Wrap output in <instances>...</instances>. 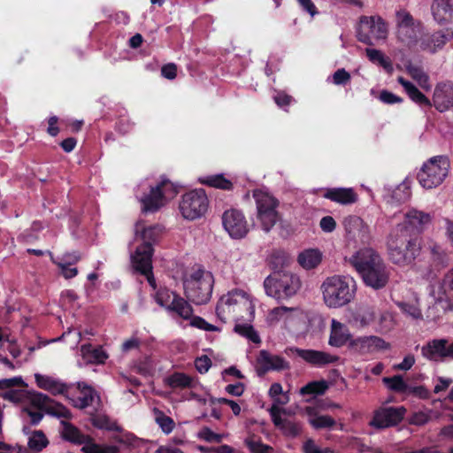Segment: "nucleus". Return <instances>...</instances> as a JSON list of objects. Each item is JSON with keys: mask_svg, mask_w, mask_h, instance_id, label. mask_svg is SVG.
<instances>
[{"mask_svg": "<svg viewBox=\"0 0 453 453\" xmlns=\"http://www.w3.org/2000/svg\"><path fill=\"white\" fill-rule=\"evenodd\" d=\"M216 314L224 323L233 316L236 334L254 343L260 342V337L251 325L255 317V305L250 296L244 290L236 288L223 295L218 301Z\"/></svg>", "mask_w": 453, "mask_h": 453, "instance_id": "1", "label": "nucleus"}, {"mask_svg": "<svg viewBox=\"0 0 453 453\" xmlns=\"http://www.w3.org/2000/svg\"><path fill=\"white\" fill-rule=\"evenodd\" d=\"M161 233L158 226H145L144 223L138 221L134 227V240L141 241L142 244L136 247L131 254V263L134 269L144 276L150 287L157 288L156 280L152 274L153 245L157 242Z\"/></svg>", "mask_w": 453, "mask_h": 453, "instance_id": "2", "label": "nucleus"}, {"mask_svg": "<svg viewBox=\"0 0 453 453\" xmlns=\"http://www.w3.org/2000/svg\"><path fill=\"white\" fill-rule=\"evenodd\" d=\"M387 250L389 260L399 266L411 265L420 255L421 241L410 234L405 225H396L387 239Z\"/></svg>", "mask_w": 453, "mask_h": 453, "instance_id": "3", "label": "nucleus"}, {"mask_svg": "<svg viewBox=\"0 0 453 453\" xmlns=\"http://www.w3.org/2000/svg\"><path fill=\"white\" fill-rule=\"evenodd\" d=\"M349 263L361 275L367 286L374 289H380L388 282L389 270L374 250L371 248L359 250L351 256Z\"/></svg>", "mask_w": 453, "mask_h": 453, "instance_id": "4", "label": "nucleus"}, {"mask_svg": "<svg viewBox=\"0 0 453 453\" xmlns=\"http://www.w3.org/2000/svg\"><path fill=\"white\" fill-rule=\"evenodd\" d=\"M179 192V187L162 177L155 185L147 181L140 183L136 196L142 203L143 212H155L165 206Z\"/></svg>", "mask_w": 453, "mask_h": 453, "instance_id": "5", "label": "nucleus"}, {"mask_svg": "<svg viewBox=\"0 0 453 453\" xmlns=\"http://www.w3.org/2000/svg\"><path fill=\"white\" fill-rule=\"evenodd\" d=\"M323 300L329 308H340L352 301L356 283L350 276L334 275L327 277L321 285Z\"/></svg>", "mask_w": 453, "mask_h": 453, "instance_id": "6", "label": "nucleus"}, {"mask_svg": "<svg viewBox=\"0 0 453 453\" xmlns=\"http://www.w3.org/2000/svg\"><path fill=\"white\" fill-rule=\"evenodd\" d=\"M214 279L203 268L193 269L183 280L184 293L188 301L196 305L208 303L211 297Z\"/></svg>", "mask_w": 453, "mask_h": 453, "instance_id": "7", "label": "nucleus"}, {"mask_svg": "<svg viewBox=\"0 0 453 453\" xmlns=\"http://www.w3.org/2000/svg\"><path fill=\"white\" fill-rule=\"evenodd\" d=\"M450 170V161L447 156L438 155L430 157L422 165L418 173V180L426 189L441 185Z\"/></svg>", "mask_w": 453, "mask_h": 453, "instance_id": "8", "label": "nucleus"}, {"mask_svg": "<svg viewBox=\"0 0 453 453\" xmlns=\"http://www.w3.org/2000/svg\"><path fill=\"white\" fill-rule=\"evenodd\" d=\"M264 288L267 296L278 300H287L294 296L301 288L299 278L288 272H277L264 280Z\"/></svg>", "mask_w": 453, "mask_h": 453, "instance_id": "9", "label": "nucleus"}, {"mask_svg": "<svg viewBox=\"0 0 453 453\" xmlns=\"http://www.w3.org/2000/svg\"><path fill=\"white\" fill-rule=\"evenodd\" d=\"M253 198L257 206V219L265 232H269L279 219L278 200L264 188L255 189Z\"/></svg>", "mask_w": 453, "mask_h": 453, "instance_id": "10", "label": "nucleus"}, {"mask_svg": "<svg viewBox=\"0 0 453 453\" xmlns=\"http://www.w3.org/2000/svg\"><path fill=\"white\" fill-rule=\"evenodd\" d=\"M395 35L398 42L411 48L418 44L422 34V26L404 9L395 12Z\"/></svg>", "mask_w": 453, "mask_h": 453, "instance_id": "11", "label": "nucleus"}, {"mask_svg": "<svg viewBox=\"0 0 453 453\" xmlns=\"http://www.w3.org/2000/svg\"><path fill=\"white\" fill-rule=\"evenodd\" d=\"M388 28L380 16H362L357 28V37L361 42L374 45L387 39Z\"/></svg>", "mask_w": 453, "mask_h": 453, "instance_id": "12", "label": "nucleus"}, {"mask_svg": "<svg viewBox=\"0 0 453 453\" xmlns=\"http://www.w3.org/2000/svg\"><path fill=\"white\" fill-rule=\"evenodd\" d=\"M209 201L203 189H195L184 194L179 203V210L182 217L188 220H195L205 214Z\"/></svg>", "mask_w": 453, "mask_h": 453, "instance_id": "13", "label": "nucleus"}, {"mask_svg": "<svg viewBox=\"0 0 453 453\" xmlns=\"http://www.w3.org/2000/svg\"><path fill=\"white\" fill-rule=\"evenodd\" d=\"M155 300L160 306L184 319L192 318L193 309L188 301L166 288H160L156 291Z\"/></svg>", "mask_w": 453, "mask_h": 453, "instance_id": "14", "label": "nucleus"}, {"mask_svg": "<svg viewBox=\"0 0 453 453\" xmlns=\"http://www.w3.org/2000/svg\"><path fill=\"white\" fill-rule=\"evenodd\" d=\"M222 225L229 236L236 240L244 238L250 231L244 214L237 209H229L224 211Z\"/></svg>", "mask_w": 453, "mask_h": 453, "instance_id": "15", "label": "nucleus"}, {"mask_svg": "<svg viewBox=\"0 0 453 453\" xmlns=\"http://www.w3.org/2000/svg\"><path fill=\"white\" fill-rule=\"evenodd\" d=\"M390 348V344L376 335L358 336L352 339L349 344L350 352L365 357Z\"/></svg>", "mask_w": 453, "mask_h": 453, "instance_id": "16", "label": "nucleus"}, {"mask_svg": "<svg viewBox=\"0 0 453 453\" xmlns=\"http://www.w3.org/2000/svg\"><path fill=\"white\" fill-rule=\"evenodd\" d=\"M405 414L406 409L403 406L380 407L374 411L369 425L379 429L395 426L403 419Z\"/></svg>", "mask_w": 453, "mask_h": 453, "instance_id": "17", "label": "nucleus"}, {"mask_svg": "<svg viewBox=\"0 0 453 453\" xmlns=\"http://www.w3.org/2000/svg\"><path fill=\"white\" fill-rule=\"evenodd\" d=\"M30 403L35 407L53 417L65 419L72 418V413L65 406L55 402L42 393L33 392L30 395Z\"/></svg>", "mask_w": 453, "mask_h": 453, "instance_id": "18", "label": "nucleus"}, {"mask_svg": "<svg viewBox=\"0 0 453 453\" xmlns=\"http://www.w3.org/2000/svg\"><path fill=\"white\" fill-rule=\"evenodd\" d=\"M287 355H296L302 358L306 363L313 366H324L329 364H333L338 361L339 357L330 353L315 350V349H304L296 347L288 348L285 350Z\"/></svg>", "mask_w": 453, "mask_h": 453, "instance_id": "19", "label": "nucleus"}, {"mask_svg": "<svg viewBox=\"0 0 453 453\" xmlns=\"http://www.w3.org/2000/svg\"><path fill=\"white\" fill-rule=\"evenodd\" d=\"M343 226L347 238L350 241L365 244L372 238L369 226L357 216L346 217L343 220Z\"/></svg>", "mask_w": 453, "mask_h": 453, "instance_id": "20", "label": "nucleus"}, {"mask_svg": "<svg viewBox=\"0 0 453 453\" xmlns=\"http://www.w3.org/2000/svg\"><path fill=\"white\" fill-rule=\"evenodd\" d=\"M453 38V31L449 28L441 29L433 34H421L419 48L423 51L434 54Z\"/></svg>", "mask_w": 453, "mask_h": 453, "instance_id": "21", "label": "nucleus"}, {"mask_svg": "<svg viewBox=\"0 0 453 453\" xmlns=\"http://www.w3.org/2000/svg\"><path fill=\"white\" fill-rule=\"evenodd\" d=\"M432 222V216L422 211L411 208L404 214V220L398 225H405L410 234L425 231Z\"/></svg>", "mask_w": 453, "mask_h": 453, "instance_id": "22", "label": "nucleus"}, {"mask_svg": "<svg viewBox=\"0 0 453 453\" xmlns=\"http://www.w3.org/2000/svg\"><path fill=\"white\" fill-rule=\"evenodd\" d=\"M430 296L436 302L453 300V269L449 270L440 281L430 286Z\"/></svg>", "mask_w": 453, "mask_h": 453, "instance_id": "23", "label": "nucleus"}, {"mask_svg": "<svg viewBox=\"0 0 453 453\" xmlns=\"http://www.w3.org/2000/svg\"><path fill=\"white\" fill-rule=\"evenodd\" d=\"M258 369L263 373L269 371H284L290 368L289 362L282 357L273 355L266 350H261L257 357Z\"/></svg>", "mask_w": 453, "mask_h": 453, "instance_id": "24", "label": "nucleus"}, {"mask_svg": "<svg viewBox=\"0 0 453 453\" xmlns=\"http://www.w3.org/2000/svg\"><path fill=\"white\" fill-rule=\"evenodd\" d=\"M433 104L441 112L453 107V83L445 82L436 86L433 96Z\"/></svg>", "mask_w": 453, "mask_h": 453, "instance_id": "25", "label": "nucleus"}, {"mask_svg": "<svg viewBox=\"0 0 453 453\" xmlns=\"http://www.w3.org/2000/svg\"><path fill=\"white\" fill-rule=\"evenodd\" d=\"M351 340V334L348 326L333 319L331 320L328 344L334 348H341L346 344L349 345Z\"/></svg>", "mask_w": 453, "mask_h": 453, "instance_id": "26", "label": "nucleus"}, {"mask_svg": "<svg viewBox=\"0 0 453 453\" xmlns=\"http://www.w3.org/2000/svg\"><path fill=\"white\" fill-rule=\"evenodd\" d=\"M271 415L273 424L280 429L283 434L289 438H295L301 434L302 425L300 422L290 418H282L276 413L275 408H272Z\"/></svg>", "mask_w": 453, "mask_h": 453, "instance_id": "27", "label": "nucleus"}, {"mask_svg": "<svg viewBox=\"0 0 453 453\" xmlns=\"http://www.w3.org/2000/svg\"><path fill=\"white\" fill-rule=\"evenodd\" d=\"M447 344L446 339H434L428 342L421 348V354L424 357L437 361L447 357Z\"/></svg>", "mask_w": 453, "mask_h": 453, "instance_id": "28", "label": "nucleus"}, {"mask_svg": "<svg viewBox=\"0 0 453 453\" xmlns=\"http://www.w3.org/2000/svg\"><path fill=\"white\" fill-rule=\"evenodd\" d=\"M323 196L341 204H351L357 200V195L351 188H327Z\"/></svg>", "mask_w": 453, "mask_h": 453, "instance_id": "29", "label": "nucleus"}, {"mask_svg": "<svg viewBox=\"0 0 453 453\" xmlns=\"http://www.w3.org/2000/svg\"><path fill=\"white\" fill-rule=\"evenodd\" d=\"M35 379L37 386L40 388L50 391L53 395L63 394L67 389L66 386L64 383L51 376L35 373Z\"/></svg>", "mask_w": 453, "mask_h": 453, "instance_id": "30", "label": "nucleus"}, {"mask_svg": "<svg viewBox=\"0 0 453 453\" xmlns=\"http://www.w3.org/2000/svg\"><path fill=\"white\" fill-rule=\"evenodd\" d=\"M77 388L81 392V395L73 401L74 407L85 409L92 405L96 398L99 399L96 392L86 382H78Z\"/></svg>", "mask_w": 453, "mask_h": 453, "instance_id": "31", "label": "nucleus"}, {"mask_svg": "<svg viewBox=\"0 0 453 453\" xmlns=\"http://www.w3.org/2000/svg\"><path fill=\"white\" fill-rule=\"evenodd\" d=\"M397 81L403 86L406 94L414 103L418 104L419 106H432L430 100L411 81H406L401 76L397 78Z\"/></svg>", "mask_w": 453, "mask_h": 453, "instance_id": "32", "label": "nucleus"}, {"mask_svg": "<svg viewBox=\"0 0 453 453\" xmlns=\"http://www.w3.org/2000/svg\"><path fill=\"white\" fill-rule=\"evenodd\" d=\"M434 19L442 24L449 21L453 13V4L450 0H435L432 5Z\"/></svg>", "mask_w": 453, "mask_h": 453, "instance_id": "33", "label": "nucleus"}, {"mask_svg": "<svg viewBox=\"0 0 453 453\" xmlns=\"http://www.w3.org/2000/svg\"><path fill=\"white\" fill-rule=\"evenodd\" d=\"M308 421L315 429L330 428L335 425V420L328 415H319L316 409L311 406L305 408Z\"/></svg>", "mask_w": 453, "mask_h": 453, "instance_id": "34", "label": "nucleus"}, {"mask_svg": "<svg viewBox=\"0 0 453 453\" xmlns=\"http://www.w3.org/2000/svg\"><path fill=\"white\" fill-rule=\"evenodd\" d=\"M61 426V435L64 440L77 445H81L83 442L87 441L88 435L83 434L76 426L68 421L62 420Z\"/></svg>", "mask_w": 453, "mask_h": 453, "instance_id": "35", "label": "nucleus"}, {"mask_svg": "<svg viewBox=\"0 0 453 453\" xmlns=\"http://www.w3.org/2000/svg\"><path fill=\"white\" fill-rule=\"evenodd\" d=\"M411 192L408 182L403 181L395 187L393 190L388 191L385 198L388 203L399 204L408 201Z\"/></svg>", "mask_w": 453, "mask_h": 453, "instance_id": "36", "label": "nucleus"}, {"mask_svg": "<svg viewBox=\"0 0 453 453\" xmlns=\"http://www.w3.org/2000/svg\"><path fill=\"white\" fill-rule=\"evenodd\" d=\"M81 354L87 363L103 364L108 356L105 351L100 348H93L90 344H83L81 347Z\"/></svg>", "mask_w": 453, "mask_h": 453, "instance_id": "37", "label": "nucleus"}, {"mask_svg": "<svg viewBox=\"0 0 453 453\" xmlns=\"http://www.w3.org/2000/svg\"><path fill=\"white\" fill-rule=\"evenodd\" d=\"M322 253L317 249H310L303 251L298 256L299 264L305 269H312L319 265Z\"/></svg>", "mask_w": 453, "mask_h": 453, "instance_id": "38", "label": "nucleus"}, {"mask_svg": "<svg viewBox=\"0 0 453 453\" xmlns=\"http://www.w3.org/2000/svg\"><path fill=\"white\" fill-rule=\"evenodd\" d=\"M430 258L434 265L445 266L448 265V254L439 243L430 241L426 247Z\"/></svg>", "mask_w": 453, "mask_h": 453, "instance_id": "39", "label": "nucleus"}, {"mask_svg": "<svg viewBox=\"0 0 453 453\" xmlns=\"http://www.w3.org/2000/svg\"><path fill=\"white\" fill-rule=\"evenodd\" d=\"M405 69L408 74L415 80L422 88L426 90L431 88L429 78L420 66L409 63L405 65Z\"/></svg>", "mask_w": 453, "mask_h": 453, "instance_id": "40", "label": "nucleus"}, {"mask_svg": "<svg viewBox=\"0 0 453 453\" xmlns=\"http://www.w3.org/2000/svg\"><path fill=\"white\" fill-rule=\"evenodd\" d=\"M365 53L371 62L380 65L388 73L393 72V65L390 58L386 57L380 50L373 48H367L365 50Z\"/></svg>", "mask_w": 453, "mask_h": 453, "instance_id": "41", "label": "nucleus"}, {"mask_svg": "<svg viewBox=\"0 0 453 453\" xmlns=\"http://www.w3.org/2000/svg\"><path fill=\"white\" fill-rule=\"evenodd\" d=\"M80 259V255H72V259H59L58 261L54 260V263L58 266L61 274L65 279H72L77 275L78 270L76 267H71V265L76 264Z\"/></svg>", "mask_w": 453, "mask_h": 453, "instance_id": "42", "label": "nucleus"}, {"mask_svg": "<svg viewBox=\"0 0 453 453\" xmlns=\"http://www.w3.org/2000/svg\"><path fill=\"white\" fill-rule=\"evenodd\" d=\"M382 381L389 390L396 393L404 394L408 388V384L404 381L401 375L384 377Z\"/></svg>", "mask_w": 453, "mask_h": 453, "instance_id": "43", "label": "nucleus"}, {"mask_svg": "<svg viewBox=\"0 0 453 453\" xmlns=\"http://www.w3.org/2000/svg\"><path fill=\"white\" fill-rule=\"evenodd\" d=\"M200 182L211 187L221 188V189H231L232 183L230 180H226L223 175H211L206 176L204 178L200 179Z\"/></svg>", "mask_w": 453, "mask_h": 453, "instance_id": "44", "label": "nucleus"}, {"mask_svg": "<svg viewBox=\"0 0 453 453\" xmlns=\"http://www.w3.org/2000/svg\"><path fill=\"white\" fill-rule=\"evenodd\" d=\"M49 441L42 431H35L28 438V447L35 451H41L46 448Z\"/></svg>", "mask_w": 453, "mask_h": 453, "instance_id": "45", "label": "nucleus"}, {"mask_svg": "<svg viewBox=\"0 0 453 453\" xmlns=\"http://www.w3.org/2000/svg\"><path fill=\"white\" fill-rule=\"evenodd\" d=\"M400 310L413 319H421L422 312L417 300L413 302H400L397 303Z\"/></svg>", "mask_w": 453, "mask_h": 453, "instance_id": "46", "label": "nucleus"}, {"mask_svg": "<svg viewBox=\"0 0 453 453\" xmlns=\"http://www.w3.org/2000/svg\"><path fill=\"white\" fill-rule=\"evenodd\" d=\"M167 383L173 388H184L191 386L192 379L185 373L174 372L167 378Z\"/></svg>", "mask_w": 453, "mask_h": 453, "instance_id": "47", "label": "nucleus"}, {"mask_svg": "<svg viewBox=\"0 0 453 453\" xmlns=\"http://www.w3.org/2000/svg\"><path fill=\"white\" fill-rule=\"evenodd\" d=\"M26 386V383L24 382L23 385H20L19 387H24ZM16 386H14L15 388ZM6 389H9L8 391L4 392L3 395H2V397L4 399V400H8L10 402H12V403H20V402H23L26 398H29L30 399V395L32 393H28L23 389H13V387L12 388H7Z\"/></svg>", "mask_w": 453, "mask_h": 453, "instance_id": "48", "label": "nucleus"}, {"mask_svg": "<svg viewBox=\"0 0 453 453\" xmlns=\"http://www.w3.org/2000/svg\"><path fill=\"white\" fill-rule=\"evenodd\" d=\"M245 444L251 453H272L273 448L263 444L255 435H250L245 439Z\"/></svg>", "mask_w": 453, "mask_h": 453, "instance_id": "49", "label": "nucleus"}, {"mask_svg": "<svg viewBox=\"0 0 453 453\" xmlns=\"http://www.w3.org/2000/svg\"><path fill=\"white\" fill-rule=\"evenodd\" d=\"M155 415L156 422L161 430L166 434H170L174 428L173 420L170 417L166 416L163 411L158 410H155Z\"/></svg>", "mask_w": 453, "mask_h": 453, "instance_id": "50", "label": "nucleus"}, {"mask_svg": "<svg viewBox=\"0 0 453 453\" xmlns=\"http://www.w3.org/2000/svg\"><path fill=\"white\" fill-rule=\"evenodd\" d=\"M327 388L325 381H311L300 389L302 395L323 394Z\"/></svg>", "mask_w": 453, "mask_h": 453, "instance_id": "51", "label": "nucleus"}, {"mask_svg": "<svg viewBox=\"0 0 453 453\" xmlns=\"http://www.w3.org/2000/svg\"><path fill=\"white\" fill-rule=\"evenodd\" d=\"M94 426L100 429H106L111 431L119 430V426L115 422L111 421V419L105 415H97L92 418L91 419Z\"/></svg>", "mask_w": 453, "mask_h": 453, "instance_id": "52", "label": "nucleus"}, {"mask_svg": "<svg viewBox=\"0 0 453 453\" xmlns=\"http://www.w3.org/2000/svg\"><path fill=\"white\" fill-rule=\"evenodd\" d=\"M393 326L394 319L392 314L388 311L380 313L376 331L380 334L388 333L393 328Z\"/></svg>", "mask_w": 453, "mask_h": 453, "instance_id": "53", "label": "nucleus"}, {"mask_svg": "<svg viewBox=\"0 0 453 453\" xmlns=\"http://www.w3.org/2000/svg\"><path fill=\"white\" fill-rule=\"evenodd\" d=\"M293 308H288L286 306H279L270 311L267 320L270 323H276L280 321L288 312L292 311Z\"/></svg>", "mask_w": 453, "mask_h": 453, "instance_id": "54", "label": "nucleus"}, {"mask_svg": "<svg viewBox=\"0 0 453 453\" xmlns=\"http://www.w3.org/2000/svg\"><path fill=\"white\" fill-rule=\"evenodd\" d=\"M404 394L407 395H413L420 399H427L430 396V392L424 386L408 385V388Z\"/></svg>", "mask_w": 453, "mask_h": 453, "instance_id": "55", "label": "nucleus"}, {"mask_svg": "<svg viewBox=\"0 0 453 453\" xmlns=\"http://www.w3.org/2000/svg\"><path fill=\"white\" fill-rule=\"evenodd\" d=\"M198 437L208 442H220L222 441L223 435L214 433L208 427H203L198 433Z\"/></svg>", "mask_w": 453, "mask_h": 453, "instance_id": "56", "label": "nucleus"}, {"mask_svg": "<svg viewBox=\"0 0 453 453\" xmlns=\"http://www.w3.org/2000/svg\"><path fill=\"white\" fill-rule=\"evenodd\" d=\"M190 325L192 326L197 327L199 329L204 330V331H219L220 329L208 323L205 319H203L201 317H194L191 319Z\"/></svg>", "mask_w": 453, "mask_h": 453, "instance_id": "57", "label": "nucleus"}, {"mask_svg": "<svg viewBox=\"0 0 453 453\" xmlns=\"http://www.w3.org/2000/svg\"><path fill=\"white\" fill-rule=\"evenodd\" d=\"M282 394V386L280 383H273L271 385L269 389V395L273 397H278L276 399V403L279 404H286L288 402V397L287 395H283L282 397H279Z\"/></svg>", "mask_w": 453, "mask_h": 453, "instance_id": "58", "label": "nucleus"}, {"mask_svg": "<svg viewBox=\"0 0 453 453\" xmlns=\"http://www.w3.org/2000/svg\"><path fill=\"white\" fill-rule=\"evenodd\" d=\"M335 85H345L350 81V74L344 69H338L332 76Z\"/></svg>", "mask_w": 453, "mask_h": 453, "instance_id": "59", "label": "nucleus"}, {"mask_svg": "<svg viewBox=\"0 0 453 453\" xmlns=\"http://www.w3.org/2000/svg\"><path fill=\"white\" fill-rule=\"evenodd\" d=\"M379 98L381 102L388 104H399L403 102V99L400 96L388 90H382Z\"/></svg>", "mask_w": 453, "mask_h": 453, "instance_id": "60", "label": "nucleus"}, {"mask_svg": "<svg viewBox=\"0 0 453 453\" xmlns=\"http://www.w3.org/2000/svg\"><path fill=\"white\" fill-rule=\"evenodd\" d=\"M319 226L326 233H332L336 227V222L331 216H325L320 219Z\"/></svg>", "mask_w": 453, "mask_h": 453, "instance_id": "61", "label": "nucleus"}, {"mask_svg": "<svg viewBox=\"0 0 453 453\" xmlns=\"http://www.w3.org/2000/svg\"><path fill=\"white\" fill-rule=\"evenodd\" d=\"M81 445H83L81 451L84 453H101L102 446L95 443L89 435H88L87 441L83 442Z\"/></svg>", "mask_w": 453, "mask_h": 453, "instance_id": "62", "label": "nucleus"}, {"mask_svg": "<svg viewBox=\"0 0 453 453\" xmlns=\"http://www.w3.org/2000/svg\"><path fill=\"white\" fill-rule=\"evenodd\" d=\"M195 365H196V370L200 372V373H204L206 372L209 368L211 367V359L206 357V356H202L200 357H197L195 361Z\"/></svg>", "mask_w": 453, "mask_h": 453, "instance_id": "63", "label": "nucleus"}, {"mask_svg": "<svg viewBox=\"0 0 453 453\" xmlns=\"http://www.w3.org/2000/svg\"><path fill=\"white\" fill-rule=\"evenodd\" d=\"M359 317L360 323L363 326H368L375 320L376 312L373 309L368 308L363 311Z\"/></svg>", "mask_w": 453, "mask_h": 453, "instance_id": "64", "label": "nucleus"}]
</instances>
